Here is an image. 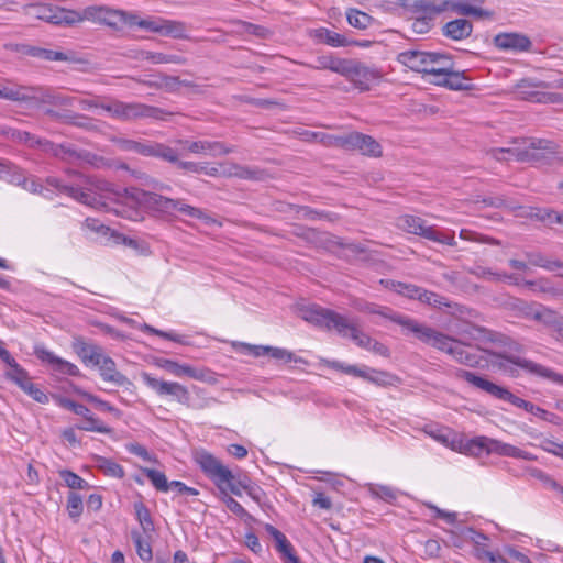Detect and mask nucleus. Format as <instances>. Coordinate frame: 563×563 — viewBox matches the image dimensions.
I'll return each instance as SVG.
<instances>
[{
	"mask_svg": "<svg viewBox=\"0 0 563 563\" xmlns=\"http://www.w3.org/2000/svg\"><path fill=\"white\" fill-rule=\"evenodd\" d=\"M406 325L411 327V334L419 341L450 355L459 364L473 368H486L488 362L485 360V353L479 350L481 346H477V351H473L468 344L461 340L423 323L407 321Z\"/></svg>",
	"mask_w": 563,
	"mask_h": 563,
	"instance_id": "1",
	"label": "nucleus"
},
{
	"mask_svg": "<svg viewBox=\"0 0 563 563\" xmlns=\"http://www.w3.org/2000/svg\"><path fill=\"white\" fill-rule=\"evenodd\" d=\"M300 313L305 321L328 330H335L339 335L352 339L360 347L368 350L373 343V339L362 332L354 322L333 310L311 305L302 308Z\"/></svg>",
	"mask_w": 563,
	"mask_h": 563,
	"instance_id": "2",
	"label": "nucleus"
},
{
	"mask_svg": "<svg viewBox=\"0 0 563 563\" xmlns=\"http://www.w3.org/2000/svg\"><path fill=\"white\" fill-rule=\"evenodd\" d=\"M82 110L100 108L107 111L112 118L121 121H133L139 119H164V110L157 107L141 102H123L111 97L95 96L91 99H76Z\"/></svg>",
	"mask_w": 563,
	"mask_h": 563,
	"instance_id": "3",
	"label": "nucleus"
},
{
	"mask_svg": "<svg viewBox=\"0 0 563 563\" xmlns=\"http://www.w3.org/2000/svg\"><path fill=\"white\" fill-rule=\"evenodd\" d=\"M479 350L485 353V360L488 362L486 368L499 371L511 377H517L519 375V369H523L527 373L563 386V374L539 363L516 355L497 353L486 347H479Z\"/></svg>",
	"mask_w": 563,
	"mask_h": 563,
	"instance_id": "4",
	"label": "nucleus"
},
{
	"mask_svg": "<svg viewBox=\"0 0 563 563\" xmlns=\"http://www.w3.org/2000/svg\"><path fill=\"white\" fill-rule=\"evenodd\" d=\"M195 461L203 472V474L211 479L214 485L224 490V485L235 496L242 495V489L245 492L251 485L250 478L235 479L232 471L224 466L219 459L206 450H200L195 453Z\"/></svg>",
	"mask_w": 563,
	"mask_h": 563,
	"instance_id": "5",
	"label": "nucleus"
},
{
	"mask_svg": "<svg viewBox=\"0 0 563 563\" xmlns=\"http://www.w3.org/2000/svg\"><path fill=\"white\" fill-rule=\"evenodd\" d=\"M125 196L131 198L133 205H145L155 211L163 213H172L177 210L180 213L209 222L210 218L199 208L187 205L181 199H172L162 195L145 191L136 187L124 188Z\"/></svg>",
	"mask_w": 563,
	"mask_h": 563,
	"instance_id": "6",
	"label": "nucleus"
},
{
	"mask_svg": "<svg viewBox=\"0 0 563 563\" xmlns=\"http://www.w3.org/2000/svg\"><path fill=\"white\" fill-rule=\"evenodd\" d=\"M120 148L126 152H133L145 157H155L164 162L175 164L179 169L201 174L200 164L189 161H180L177 150L172 146L150 140H130L121 139Z\"/></svg>",
	"mask_w": 563,
	"mask_h": 563,
	"instance_id": "7",
	"label": "nucleus"
},
{
	"mask_svg": "<svg viewBox=\"0 0 563 563\" xmlns=\"http://www.w3.org/2000/svg\"><path fill=\"white\" fill-rule=\"evenodd\" d=\"M454 376H455V378L465 380L473 387L481 389L499 400L507 401L517 408H522L527 412H530L531 415H533L542 420L545 419V416L548 412L545 409H543L539 406H536L534 404L514 395L506 387L497 385L482 376L476 375L473 372H470V371H466L463 368H456L454 372Z\"/></svg>",
	"mask_w": 563,
	"mask_h": 563,
	"instance_id": "8",
	"label": "nucleus"
},
{
	"mask_svg": "<svg viewBox=\"0 0 563 563\" xmlns=\"http://www.w3.org/2000/svg\"><path fill=\"white\" fill-rule=\"evenodd\" d=\"M517 146L510 150L511 156L518 162L537 165H549L558 158V145L547 139H522L512 142Z\"/></svg>",
	"mask_w": 563,
	"mask_h": 563,
	"instance_id": "9",
	"label": "nucleus"
},
{
	"mask_svg": "<svg viewBox=\"0 0 563 563\" xmlns=\"http://www.w3.org/2000/svg\"><path fill=\"white\" fill-rule=\"evenodd\" d=\"M465 450L468 454L474 456H479L483 452H485L487 454H497L500 456L515 457L525 461L534 460V456L528 451L484 435L470 440L465 445Z\"/></svg>",
	"mask_w": 563,
	"mask_h": 563,
	"instance_id": "10",
	"label": "nucleus"
},
{
	"mask_svg": "<svg viewBox=\"0 0 563 563\" xmlns=\"http://www.w3.org/2000/svg\"><path fill=\"white\" fill-rule=\"evenodd\" d=\"M454 11L461 15H475L483 16L485 15V11L476 5H470L463 2H457L453 0H444L439 4L432 3L427 0H416L410 5V12L415 16H437L438 14L444 11Z\"/></svg>",
	"mask_w": 563,
	"mask_h": 563,
	"instance_id": "11",
	"label": "nucleus"
},
{
	"mask_svg": "<svg viewBox=\"0 0 563 563\" xmlns=\"http://www.w3.org/2000/svg\"><path fill=\"white\" fill-rule=\"evenodd\" d=\"M397 225L408 233L420 235L427 240L450 246L456 245L453 233L445 234L443 232H439L434 229V227L427 225V222L420 217L411 214L401 216L397 220Z\"/></svg>",
	"mask_w": 563,
	"mask_h": 563,
	"instance_id": "12",
	"label": "nucleus"
},
{
	"mask_svg": "<svg viewBox=\"0 0 563 563\" xmlns=\"http://www.w3.org/2000/svg\"><path fill=\"white\" fill-rule=\"evenodd\" d=\"M504 308L516 318L536 321L543 325L547 324L548 319L552 316V309L536 302L526 301L520 298L509 297L504 302Z\"/></svg>",
	"mask_w": 563,
	"mask_h": 563,
	"instance_id": "13",
	"label": "nucleus"
},
{
	"mask_svg": "<svg viewBox=\"0 0 563 563\" xmlns=\"http://www.w3.org/2000/svg\"><path fill=\"white\" fill-rule=\"evenodd\" d=\"M143 383L154 390L158 396H169L181 405H188L190 400V393L184 385L177 382H167L153 377L151 374L141 373Z\"/></svg>",
	"mask_w": 563,
	"mask_h": 563,
	"instance_id": "14",
	"label": "nucleus"
},
{
	"mask_svg": "<svg viewBox=\"0 0 563 563\" xmlns=\"http://www.w3.org/2000/svg\"><path fill=\"white\" fill-rule=\"evenodd\" d=\"M341 75L363 91L369 90L372 84L380 78L377 69L353 59H346V65H344Z\"/></svg>",
	"mask_w": 563,
	"mask_h": 563,
	"instance_id": "15",
	"label": "nucleus"
},
{
	"mask_svg": "<svg viewBox=\"0 0 563 563\" xmlns=\"http://www.w3.org/2000/svg\"><path fill=\"white\" fill-rule=\"evenodd\" d=\"M544 81H538L530 78H525L518 81L515 86L518 96L527 101L555 103L559 101V95L547 93L538 91L537 88H545Z\"/></svg>",
	"mask_w": 563,
	"mask_h": 563,
	"instance_id": "16",
	"label": "nucleus"
},
{
	"mask_svg": "<svg viewBox=\"0 0 563 563\" xmlns=\"http://www.w3.org/2000/svg\"><path fill=\"white\" fill-rule=\"evenodd\" d=\"M154 364L177 377L188 376L200 382H211L212 373L206 368H196L169 358H156Z\"/></svg>",
	"mask_w": 563,
	"mask_h": 563,
	"instance_id": "17",
	"label": "nucleus"
},
{
	"mask_svg": "<svg viewBox=\"0 0 563 563\" xmlns=\"http://www.w3.org/2000/svg\"><path fill=\"white\" fill-rule=\"evenodd\" d=\"M493 43L495 47L503 52L527 53L532 49L530 37L522 33H499L495 35Z\"/></svg>",
	"mask_w": 563,
	"mask_h": 563,
	"instance_id": "18",
	"label": "nucleus"
},
{
	"mask_svg": "<svg viewBox=\"0 0 563 563\" xmlns=\"http://www.w3.org/2000/svg\"><path fill=\"white\" fill-rule=\"evenodd\" d=\"M473 340L482 344L493 343L498 346H505L514 351H519L520 345L512 341L509 336L501 332H497L481 325H471L470 330L465 331Z\"/></svg>",
	"mask_w": 563,
	"mask_h": 563,
	"instance_id": "19",
	"label": "nucleus"
},
{
	"mask_svg": "<svg viewBox=\"0 0 563 563\" xmlns=\"http://www.w3.org/2000/svg\"><path fill=\"white\" fill-rule=\"evenodd\" d=\"M46 184L56 188L59 192L65 194L76 201L92 207L100 208L104 206L90 190H85L79 187L65 185L59 178L49 176L46 178Z\"/></svg>",
	"mask_w": 563,
	"mask_h": 563,
	"instance_id": "20",
	"label": "nucleus"
},
{
	"mask_svg": "<svg viewBox=\"0 0 563 563\" xmlns=\"http://www.w3.org/2000/svg\"><path fill=\"white\" fill-rule=\"evenodd\" d=\"M30 88L31 89L27 90V101H33L35 103H46L57 108H67L73 107L76 101L75 97L63 95L54 89L35 87Z\"/></svg>",
	"mask_w": 563,
	"mask_h": 563,
	"instance_id": "21",
	"label": "nucleus"
},
{
	"mask_svg": "<svg viewBox=\"0 0 563 563\" xmlns=\"http://www.w3.org/2000/svg\"><path fill=\"white\" fill-rule=\"evenodd\" d=\"M345 150L358 151L363 155L379 157L382 156V146L371 135L360 132L346 134Z\"/></svg>",
	"mask_w": 563,
	"mask_h": 563,
	"instance_id": "22",
	"label": "nucleus"
},
{
	"mask_svg": "<svg viewBox=\"0 0 563 563\" xmlns=\"http://www.w3.org/2000/svg\"><path fill=\"white\" fill-rule=\"evenodd\" d=\"M177 144L186 147L190 153L195 154H209L213 157L228 155L234 152L233 146H229L218 141H189V140H176Z\"/></svg>",
	"mask_w": 563,
	"mask_h": 563,
	"instance_id": "23",
	"label": "nucleus"
},
{
	"mask_svg": "<svg viewBox=\"0 0 563 563\" xmlns=\"http://www.w3.org/2000/svg\"><path fill=\"white\" fill-rule=\"evenodd\" d=\"M5 376L8 379L14 382L23 391L40 404L48 402V396L34 383H32L27 372L24 368H16L14 371H7Z\"/></svg>",
	"mask_w": 563,
	"mask_h": 563,
	"instance_id": "24",
	"label": "nucleus"
},
{
	"mask_svg": "<svg viewBox=\"0 0 563 563\" xmlns=\"http://www.w3.org/2000/svg\"><path fill=\"white\" fill-rule=\"evenodd\" d=\"M126 13L121 10H112L107 7H87L84 9V21H92L109 26H115L119 22L128 21Z\"/></svg>",
	"mask_w": 563,
	"mask_h": 563,
	"instance_id": "25",
	"label": "nucleus"
},
{
	"mask_svg": "<svg viewBox=\"0 0 563 563\" xmlns=\"http://www.w3.org/2000/svg\"><path fill=\"white\" fill-rule=\"evenodd\" d=\"M34 354L38 360L48 363L54 371L60 374L69 376H79L80 374L79 368L75 364L56 356L54 353L46 350L44 346H35Z\"/></svg>",
	"mask_w": 563,
	"mask_h": 563,
	"instance_id": "26",
	"label": "nucleus"
},
{
	"mask_svg": "<svg viewBox=\"0 0 563 563\" xmlns=\"http://www.w3.org/2000/svg\"><path fill=\"white\" fill-rule=\"evenodd\" d=\"M96 367L104 382H109L119 387L132 385L131 380L117 369L115 362L107 354H103Z\"/></svg>",
	"mask_w": 563,
	"mask_h": 563,
	"instance_id": "27",
	"label": "nucleus"
},
{
	"mask_svg": "<svg viewBox=\"0 0 563 563\" xmlns=\"http://www.w3.org/2000/svg\"><path fill=\"white\" fill-rule=\"evenodd\" d=\"M73 349L85 365L96 366L104 354L100 345L89 343L81 336L74 339Z\"/></svg>",
	"mask_w": 563,
	"mask_h": 563,
	"instance_id": "28",
	"label": "nucleus"
},
{
	"mask_svg": "<svg viewBox=\"0 0 563 563\" xmlns=\"http://www.w3.org/2000/svg\"><path fill=\"white\" fill-rule=\"evenodd\" d=\"M45 114L51 117L54 120L85 129L87 131H93L97 129L95 124V120L88 118L86 115H81L78 113L69 112V111H56L54 109H47Z\"/></svg>",
	"mask_w": 563,
	"mask_h": 563,
	"instance_id": "29",
	"label": "nucleus"
},
{
	"mask_svg": "<svg viewBox=\"0 0 563 563\" xmlns=\"http://www.w3.org/2000/svg\"><path fill=\"white\" fill-rule=\"evenodd\" d=\"M473 33V23L464 18L454 19L442 26V35L452 41H463Z\"/></svg>",
	"mask_w": 563,
	"mask_h": 563,
	"instance_id": "30",
	"label": "nucleus"
},
{
	"mask_svg": "<svg viewBox=\"0 0 563 563\" xmlns=\"http://www.w3.org/2000/svg\"><path fill=\"white\" fill-rule=\"evenodd\" d=\"M428 64L427 75L433 76L434 79H442L454 66L450 55L438 52H430Z\"/></svg>",
	"mask_w": 563,
	"mask_h": 563,
	"instance_id": "31",
	"label": "nucleus"
},
{
	"mask_svg": "<svg viewBox=\"0 0 563 563\" xmlns=\"http://www.w3.org/2000/svg\"><path fill=\"white\" fill-rule=\"evenodd\" d=\"M430 52L405 51L398 55V60L413 71L427 75Z\"/></svg>",
	"mask_w": 563,
	"mask_h": 563,
	"instance_id": "32",
	"label": "nucleus"
},
{
	"mask_svg": "<svg viewBox=\"0 0 563 563\" xmlns=\"http://www.w3.org/2000/svg\"><path fill=\"white\" fill-rule=\"evenodd\" d=\"M57 153L58 155H56V158L67 164H73L77 162L92 163V158H95V155H92L91 153L85 150H79L70 143L59 144Z\"/></svg>",
	"mask_w": 563,
	"mask_h": 563,
	"instance_id": "33",
	"label": "nucleus"
},
{
	"mask_svg": "<svg viewBox=\"0 0 563 563\" xmlns=\"http://www.w3.org/2000/svg\"><path fill=\"white\" fill-rule=\"evenodd\" d=\"M433 84L448 87L452 90H471L473 85L468 82L464 71H454L451 68L442 79H433Z\"/></svg>",
	"mask_w": 563,
	"mask_h": 563,
	"instance_id": "34",
	"label": "nucleus"
},
{
	"mask_svg": "<svg viewBox=\"0 0 563 563\" xmlns=\"http://www.w3.org/2000/svg\"><path fill=\"white\" fill-rule=\"evenodd\" d=\"M365 311L369 312V313H374V314H379L384 318H387V319H390L391 321H394L395 323L399 324L402 330L405 331V333H411L410 332V328L409 325H406V322L407 321H410L412 323H419L417 320L412 319V318H409V317H406V316H401V314H398V313H394L389 308H386V307H380V306H377L375 303H367L366 307H365Z\"/></svg>",
	"mask_w": 563,
	"mask_h": 563,
	"instance_id": "35",
	"label": "nucleus"
},
{
	"mask_svg": "<svg viewBox=\"0 0 563 563\" xmlns=\"http://www.w3.org/2000/svg\"><path fill=\"white\" fill-rule=\"evenodd\" d=\"M85 227L89 229L90 231H93L102 236H108L113 239L114 243H123L128 245L134 244V241L132 239L125 238L124 235L117 233L114 231H111V229L107 225H104L102 222H100L98 219L95 218H87L85 220Z\"/></svg>",
	"mask_w": 563,
	"mask_h": 563,
	"instance_id": "36",
	"label": "nucleus"
},
{
	"mask_svg": "<svg viewBox=\"0 0 563 563\" xmlns=\"http://www.w3.org/2000/svg\"><path fill=\"white\" fill-rule=\"evenodd\" d=\"M84 21V11L78 12L64 8H54L52 24L73 26Z\"/></svg>",
	"mask_w": 563,
	"mask_h": 563,
	"instance_id": "37",
	"label": "nucleus"
},
{
	"mask_svg": "<svg viewBox=\"0 0 563 563\" xmlns=\"http://www.w3.org/2000/svg\"><path fill=\"white\" fill-rule=\"evenodd\" d=\"M303 65L312 69H328L341 75L342 70H344V65H346V59L334 57L333 55H321L317 57L316 65Z\"/></svg>",
	"mask_w": 563,
	"mask_h": 563,
	"instance_id": "38",
	"label": "nucleus"
},
{
	"mask_svg": "<svg viewBox=\"0 0 563 563\" xmlns=\"http://www.w3.org/2000/svg\"><path fill=\"white\" fill-rule=\"evenodd\" d=\"M312 36L332 47H345L350 44L345 36L325 27L314 30Z\"/></svg>",
	"mask_w": 563,
	"mask_h": 563,
	"instance_id": "39",
	"label": "nucleus"
},
{
	"mask_svg": "<svg viewBox=\"0 0 563 563\" xmlns=\"http://www.w3.org/2000/svg\"><path fill=\"white\" fill-rule=\"evenodd\" d=\"M139 58L151 62L152 64H186V58L180 55L154 53L150 51H141Z\"/></svg>",
	"mask_w": 563,
	"mask_h": 563,
	"instance_id": "40",
	"label": "nucleus"
},
{
	"mask_svg": "<svg viewBox=\"0 0 563 563\" xmlns=\"http://www.w3.org/2000/svg\"><path fill=\"white\" fill-rule=\"evenodd\" d=\"M525 256L529 264L544 268L549 272H554L563 268V262L559 260H552L544 256L539 252H525Z\"/></svg>",
	"mask_w": 563,
	"mask_h": 563,
	"instance_id": "41",
	"label": "nucleus"
},
{
	"mask_svg": "<svg viewBox=\"0 0 563 563\" xmlns=\"http://www.w3.org/2000/svg\"><path fill=\"white\" fill-rule=\"evenodd\" d=\"M264 529L274 539L276 550L280 553L282 558L294 551V547L286 536L273 525L265 523Z\"/></svg>",
	"mask_w": 563,
	"mask_h": 563,
	"instance_id": "42",
	"label": "nucleus"
},
{
	"mask_svg": "<svg viewBox=\"0 0 563 563\" xmlns=\"http://www.w3.org/2000/svg\"><path fill=\"white\" fill-rule=\"evenodd\" d=\"M229 23L238 26L235 30L238 34H249L258 38H265L269 33V31L262 25L253 24L251 22L242 21L239 19H232L229 21Z\"/></svg>",
	"mask_w": 563,
	"mask_h": 563,
	"instance_id": "43",
	"label": "nucleus"
},
{
	"mask_svg": "<svg viewBox=\"0 0 563 563\" xmlns=\"http://www.w3.org/2000/svg\"><path fill=\"white\" fill-rule=\"evenodd\" d=\"M173 38H187V26L181 21L163 19L161 33Z\"/></svg>",
	"mask_w": 563,
	"mask_h": 563,
	"instance_id": "44",
	"label": "nucleus"
},
{
	"mask_svg": "<svg viewBox=\"0 0 563 563\" xmlns=\"http://www.w3.org/2000/svg\"><path fill=\"white\" fill-rule=\"evenodd\" d=\"M296 213L298 214V218H305L308 220H327L329 222H334L338 220V214L327 211H319L314 210L310 207L306 206H296Z\"/></svg>",
	"mask_w": 563,
	"mask_h": 563,
	"instance_id": "45",
	"label": "nucleus"
},
{
	"mask_svg": "<svg viewBox=\"0 0 563 563\" xmlns=\"http://www.w3.org/2000/svg\"><path fill=\"white\" fill-rule=\"evenodd\" d=\"M95 462L96 467L102 471L108 476L114 478H122L125 474L123 467L117 462L112 461L111 459L96 456Z\"/></svg>",
	"mask_w": 563,
	"mask_h": 563,
	"instance_id": "46",
	"label": "nucleus"
},
{
	"mask_svg": "<svg viewBox=\"0 0 563 563\" xmlns=\"http://www.w3.org/2000/svg\"><path fill=\"white\" fill-rule=\"evenodd\" d=\"M78 429L90 432H99L103 434H111L112 428L106 426L100 419L93 416L90 411L88 416L84 417V421L77 426Z\"/></svg>",
	"mask_w": 563,
	"mask_h": 563,
	"instance_id": "47",
	"label": "nucleus"
},
{
	"mask_svg": "<svg viewBox=\"0 0 563 563\" xmlns=\"http://www.w3.org/2000/svg\"><path fill=\"white\" fill-rule=\"evenodd\" d=\"M346 20L351 26L358 30H365L373 23V18L358 9H349Z\"/></svg>",
	"mask_w": 563,
	"mask_h": 563,
	"instance_id": "48",
	"label": "nucleus"
},
{
	"mask_svg": "<svg viewBox=\"0 0 563 563\" xmlns=\"http://www.w3.org/2000/svg\"><path fill=\"white\" fill-rule=\"evenodd\" d=\"M96 188L100 191V192H104L106 195L103 196H97L95 194V196L102 202L104 203V206H100L99 209H103L107 207V203L102 200L103 198H110L111 195H113L118 200H122L123 202L128 203V202H131V198H128L125 196V192H124V189L122 190H115L113 187H112V184L108 183V181H98V184L96 185ZM93 195V192H91Z\"/></svg>",
	"mask_w": 563,
	"mask_h": 563,
	"instance_id": "49",
	"label": "nucleus"
},
{
	"mask_svg": "<svg viewBox=\"0 0 563 563\" xmlns=\"http://www.w3.org/2000/svg\"><path fill=\"white\" fill-rule=\"evenodd\" d=\"M31 88L23 86H0V98L10 100V101H27L29 93L27 90Z\"/></svg>",
	"mask_w": 563,
	"mask_h": 563,
	"instance_id": "50",
	"label": "nucleus"
},
{
	"mask_svg": "<svg viewBox=\"0 0 563 563\" xmlns=\"http://www.w3.org/2000/svg\"><path fill=\"white\" fill-rule=\"evenodd\" d=\"M136 519L145 533L154 531V522L148 508L142 503L134 504Z\"/></svg>",
	"mask_w": 563,
	"mask_h": 563,
	"instance_id": "51",
	"label": "nucleus"
},
{
	"mask_svg": "<svg viewBox=\"0 0 563 563\" xmlns=\"http://www.w3.org/2000/svg\"><path fill=\"white\" fill-rule=\"evenodd\" d=\"M131 537L140 559L144 562L152 561L153 552L150 542L146 541L139 531H132Z\"/></svg>",
	"mask_w": 563,
	"mask_h": 563,
	"instance_id": "52",
	"label": "nucleus"
},
{
	"mask_svg": "<svg viewBox=\"0 0 563 563\" xmlns=\"http://www.w3.org/2000/svg\"><path fill=\"white\" fill-rule=\"evenodd\" d=\"M419 301L427 303L431 307H451V302L443 296L438 295L433 291L421 288L417 298Z\"/></svg>",
	"mask_w": 563,
	"mask_h": 563,
	"instance_id": "53",
	"label": "nucleus"
},
{
	"mask_svg": "<svg viewBox=\"0 0 563 563\" xmlns=\"http://www.w3.org/2000/svg\"><path fill=\"white\" fill-rule=\"evenodd\" d=\"M222 492L221 501L225 505V507L233 512L235 516H238L241 519L244 520H252L253 517L244 509V507L236 501L233 497H231L225 490Z\"/></svg>",
	"mask_w": 563,
	"mask_h": 563,
	"instance_id": "54",
	"label": "nucleus"
},
{
	"mask_svg": "<svg viewBox=\"0 0 563 563\" xmlns=\"http://www.w3.org/2000/svg\"><path fill=\"white\" fill-rule=\"evenodd\" d=\"M142 472L157 490L167 492L169 489L167 477L163 472L147 467L142 468Z\"/></svg>",
	"mask_w": 563,
	"mask_h": 563,
	"instance_id": "55",
	"label": "nucleus"
},
{
	"mask_svg": "<svg viewBox=\"0 0 563 563\" xmlns=\"http://www.w3.org/2000/svg\"><path fill=\"white\" fill-rule=\"evenodd\" d=\"M394 376L384 371H377L374 368L366 367V375L364 380L375 384L377 386L390 385Z\"/></svg>",
	"mask_w": 563,
	"mask_h": 563,
	"instance_id": "56",
	"label": "nucleus"
},
{
	"mask_svg": "<svg viewBox=\"0 0 563 563\" xmlns=\"http://www.w3.org/2000/svg\"><path fill=\"white\" fill-rule=\"evenodd\" d=\"M328 366L332 369L342 372L347 375H352L355 377L363 378L366 375V366L358 367L356 365H349L339 361H330L328 362Z\"/></svg>",
	"mask_w": 563,
	"mask_h": 563,
	"instance_id": "57",
	"label": "nucleus"
},
{
	"mask_svg": "<svg viewBox=\"0 0 563 563\" xmlns=\"http://www.w3.org/2000/svg\"><path fill=\"white\" fill-rule=\"evenodd\" d=\"M544 327L550 330L556 341L563 343V316L553 310Z\"/></svg>",
	"mask_w": 563,
	"mask_h": 563,
	"instance_id": "58",
	"label": "nucleus"
},
{
	"mask_svg": "<svg viewBox=\"0 0 563 563\" xmlns=\"http://www.w3.org/2000/svg\"><path fill=\"white\" fill-rule=\"evenodd\" d=\"M434 19L430 15L415 16L410 24L411 31L418 35L427 34L433 27Z\"/></svg>",
	"mask_w": 563,
	"mask_h": 563,
	"instance_id": "59",
	"label": "nucleus"
},
{
	"mask_svg": "<svg viewBox=\"0 0 563 563\" xmlns=\"http://www.w3.org/2000/svg\"><path fill=\"white\" fill-rule=\"evenodd\" d=\"M163 18H151V19H137L135 15H131L128 22L131 25H137L141 29L154 32V33H161V26H162Z\"/></svg>",
	"mask_w": 563,
	"mask_h": 563,
	"instance_id": "60",
	"label": "nucleus"
},
{
	"mask_svg": "<svg viewBox=\"0 0 563 563\" xmlns=\"http://www.w3.org/2000/svg\"><path fill=\"white\" fill-rule=\"evenodd\" d=\"M59 476L64 481L67 487L71 489H86L88 488V483L81 478L76 473L69 470L59 471Z\"/></svg>",
	"mask_w": 563,
	"mask_h": 563,
	"instance_id": "61",
	"label": "nucleus"
},
{
	"mask_svg": "<svg viewBox=\"0 0 563 563\" xmlns=\"http://www.w3.org/2000/svg\"><path fill=\"white\" fill-rule=\"evenodd\" d=\"M22 52L29 56L37 57V58H41L44 60H55L56 62L57 58H62V56L58 55L57 51L46 49V48H42V47H37V46H31V45L24 46Z\"/></svg>",
	"mask_w": 563,
	"mask_h": 563,
	"instance_id": "62",
	"label": "nucleus"
},
{
	"mask_svg": "<svg viewBox=\"0 0 563 563\" xmlns=\"http://www.w3.org/2000/svg\"><path fill=\"white\" fill-rule=\"evenodd\" d=\"M82 499L77 493H69L67 498V510L70 518L77 519L82 514Z\"/></svg>",
	"mask_w": 563,
	"mask_h": 563,
	"instance_id": "63",
	"label": "nucleus"
},
{
	"mask_svg": "<svg viewBox=\"0 0 563 563\" xmlns=\"http://www.w3.org/2000/svg\"><path fill=\"white\" fill-rule=\"evenodd\" d=\"M54 8L55 7L47 5V4H34V5L30 7L29 13L36 19H40V20L51 23L52 18H53Z\"/></svg>",
	"mask_w": 563,
	"mask_h": 563,
	"instance_id": "64",
	"label": "nucleus"
}]
</instances>
